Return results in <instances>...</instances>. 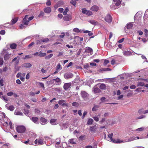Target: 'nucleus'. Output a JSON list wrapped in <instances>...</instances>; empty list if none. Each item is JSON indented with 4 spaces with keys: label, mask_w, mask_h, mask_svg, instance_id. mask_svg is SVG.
Returning a JSON list of instances; mask_svg holds the SVG:
<instances>
[{
    "label": "nucleus",
    "mask_w": 148,
    "mask_h": 148,
    "mask_svg": "<svg viewBox=\"0 0 148 148\" xmlns=\"http://www.w3.org/2000/svg\"><path fill=\"white\" fill-rule=\"evenodd\" d=\"M113 2L110 7L113 10H115L119 8L121 3V0H112Z\"/></svg>",
    "instance_id": "nucleus-1"
},
{
    "label": "nucleus",
    "mask_w": 148,
    "mask_h": 148,
    "mask_svg": "<svg viewBox=\"0 0 148 148\" xmlns=\"http://www.w3.org/2000/svg\"><path fill=\"white\" fill-rule=\"evenodd\" d=\"M34 16H33L29 17L28 15H26L23 19V23L24 25H28L29 21L32 20Z\"/></svg>",
    "instance_id": "nucleus-2"
},
{
    "label": "nucleus",
    "mask_w": 148,
    "mask_h": 148,
    "mask_svg": "<svg viewBox=\"0 0 148 148\" xmlns=\"http://www.w3.org/2000/svg\"><path fill=\"white\" fill-rule=\"evenodd\" d=\"M25 128L23 126H18L16 128V130L18 133H22L25 131Z\"/></svg>",
    "instance_id": "nucleus-3"
},
{
    "label": "nucleus",
    "mask_w": 148,
    "mask_h": 148,
    "mask_svg": "<svg viewBox=\"0 0 148 148\" xmlns=\"http://www.w3.org/2000/svg\"><path fill=\"white\" fill-rule=\"evenodd\" d=\"M82 12L83 14H85L88 15L90 16L92 14V13L91 11L87 10L85 8L82 9Z\"/></svg>",
    "instance_id": "nucleus-4"
},
{
    "label": "nucleus",
    "mask_w": 148,
    "mask_h": 148,
    "mask_svg": "<svg viewBox=\"0 0 148 148\" xmlns=\"http://www.w3.org/2000/svg\"><path fill=\"white\" fill-rule=\"evenodd\" d=\"M105 20L107 22L110 23L112 21V18L110 14H107L104 18Z\"/></svg>",
    "instance_id": "nucleus-5"
},
{
    "label": "nucleus",
    "mask_w": 148,
    "mask_h": 148,
    "mask_svg": "<svg viewBox=\"0 0 148 148\" xmlns=\"http://www.w3.org/2000/svg\"><path fill=\"white\" fill-rule=\"evenodd\" d=\"M85 52L88 53V55H90L92 54V49L90 47H87L85 48Z\"/></svg>",
    "instance_id": "nucleus-6"
},
{
    "label": "nucleus",
    "mask_w": 148,
    "mask_h": 148,
    "mask_svg": "<svg viewBox=\"0 0 148 148\" xmlns=\"http://www.w3.org/2000/svg\"><path fill=\"white\" fill-rule=\"evenodd\" d=\"M7 119L5 118V114L2 112H0V122L2 123V121L4 120V119Z\"/></svg>",
    "instance_id": "nucleus-7"
},
{
    "label": "nucleus",
    "mask_w": 148,
    "mask_h": 148,
    "mask_svg": "<svg viewBox=\"0 0 148 148\" xmlns=\"http://www.w3.org/2000/svg\"><path fill=\"white\" fill-rule=\"evenodd\" d=\"M64 77L66 79H68L72 78L73 77V75L71 73H68L64 75Z\"/></svg>",
    "instance_id": "nucleus-8"
},
{
    "label": "nucleus",
    "mask_w": 148,
    "mask_h": 148,
    "mask_svg": "<svg viewBox=\"0 0 148 148\" xmlns=\"http://www.w3.org/2000/svg\"><path fill=\"white\" fill-rule=\"evenodd\" d=\"M43 143V140L41 138H39L38 140L37 139H36L34 141V143L36 145L38 143L39 145H42Z\"/></svg>",
    "instance_id": "nucleus-9"
},
{
    "label": "nucleus",
    "mask_w": 148,
    "mask_h": 148,
    "mask_svg": "<svg viewBox=\"0 0 148 148\" xmlns=\"http://www.w3.org/2000/svg\"><path fill=\"white\" fill-rule=\"evenodd\" d=\"M82 97L84 99L87 98L88 96V94L85 91H82L81 93Z\"/></svg>",
    "instance_id": "nucleus-10"
},
{
    "label": "nucleus",
    "mask_w": 148,
    "mask_h": 148,
    "mask_svg": "<svg viewBox=\"0 0 148 148\" xmlns=\"http://www.w3.org/2000/svg\"><path fill=\"white\" fill-rule=\"evenodd\" d=\"M60 125L61 127V129L62 130L66 128L69 126L68 124L66 123H61Z\"/></svg>",
    "instance_id": "nucleus-11"
},
{
    "label": "nucleus",
    "mask_w": 148,
    "mask_h": 148,
    "mask_svg": "<svg viewBox=\"0 0 148 148\" xmlns=\"http://www.w3.org/2000/svg\"><path fill=\"white\" fill-rule=\"evenodd\" d=\"M99 9V7L96 5H93L91 7L90 9L91 10L95 12L97 11Z\"/></svg>",
    "instance_id": "nucleus-12"
},
{
    "label": "nucleus",
    "mask_w": 148,
    "mask_h": 148,
    "mask_svg": "<svg viewBox=\"0 0 148 148\" xmlns=\"http://www.w3.org/2000/svg\"><path fill=\"white\" fill-rule=\"evenodd\" d=\"M32 66V65L29 63H25L22 65V67L25 68H30Z\"/></svg>",
    "instance_id": "nucleus-13"
},
{
    "label": "nucleus",
    "mask_w": 148,
    "mask_h": 148,
    "mask_svg": "<svg viewBox=\"0 0 148 148\" xmlns=\"http://www.w3.org/2000/svg\"><path fill=\"white\" fill-rule=\"evenodd\" d=\"M71 85V83H65L64 85V88L65 90H67L70 87Z\"/></svg>",
    "instance_id": "nucleus-14"
},
{
    "label": "nucleus",
    "mask_w": 148,
    "mask_h": 148,
    "mask_svg": "<svg viewBox=\"0 0 148 148\" xmlns=\"http://www.w3.org/2000/svg\"><path fill=\"white\" fill-rule=\"evenodd\" d=\"M44 12L47 13H49L51 12V9L50 7H47L44 9Z\"/></svg>",
    "instance_id": "nucleus-15"
},
{
    "label": "nucleus",
    "mask_w": 148,
    "mask_h": 148,
    "mask_svg": "<svg viewBox=\"0 0 148 148\" xmlns=\"http://www.w3.org/2000/svg\"><path fill=\"white\" fill-rule=\"evenodd\" d=\"M50 123L52 125H56L58 123L56 119H52L50 120Z\"/></svg>",
    "instance_id": "nucleus-16"
},
{
    "label": "nucleus",
    "mask_w": 148,
    "mask_h": 148,
    "mask_svg": "<svg viewBox=\"0 0 148 148\" xmlns=\"http://www.w3.org/2000/svg\"><path fill=\"white\" fill-rule=\"evenodd\" d=\"M123 54L125 56H128L130 55L131 54V52L130 51L128 50H125L123 51Z\"/></svg>",
    "instance_id": "nucleus-17"
},
{
    "label": "nucleus",
    "mask_w": 148,
    "mask_h": 148,
    "mask_svg": "<svg viewBox=\"0 0 148 148\" xmlns=\"http://www.w3.org/2000/svg\"><path fill=\"white\" fill-rule=\"evenodd\" d=\"M101 113H99L98 115L97 116H94L92 117L95 121L96 122H98L99 121V118L101 116Z\"/></svg>",
    "instance_id": "nucleus-18"
},
{
    "label": "nucleus",
    "mask_w": 148,
    "mask_h": 148,
    "mask_svg": "<svg viewBox=\"0 0 148 148\" xmlns=\"http://www.w3.org/2000/svg\"><path fill=\"white\" fill-rule=\"evenodd\" d=\"M59 141L60 140V139H56V144L55 145V146L57 148H62V146H60L59 147H58V145H60V141H58V140Z\"/></svg>",
    "instance_id": "nucleus-19"
},
{
    "label": "nucleus",
    "mask_w": 148,
    "mask_h": 148,
    "mask_svg": "<svg viewBox=\"0 0 148 148\" xmlns=\"http://www.w3.org/2000/svg\"><path fill=\"white\" fill-rule=\"evenodd\" d=\"M47 120L43 118H41L40 119V123H41L42 125H44L45 124V123L47 122Z\"/></svg>",
    "instance_id": "nucleus-20"
},
{
    "label": "nucleus",
    "mask_w": 148,
    "mask_h": 148,
    "mask_svg": "<svg viewBox=\"0 0 148 148\" xmlns=\"http://www.w3.org/2000/svg\"><path fill=\"white\" fill-rule=\"evenodd\" d=\"M133 26V25L132 23H130L127 24L126 27L128 29H130Z\"/></svg>",
    "instance_id": "nucleus-21"
},
{
    "label": "nucleus",
    "mask_w": 148,
    "mask_h": 148,
    "mask_svg": "<svg viewBox=\"0 0 148 148\" xmlns=\"http://www.w3.org/2000/svg\"><path fill=\"white\" fill-rule=\"evenodd\" d=\"M69 141L71 144H75L76 143V140L75 138L70 139L69 140Z\"/></svg>",
    "instance_id": "nucleus-22"
},
{
    "label": "nucleus",
    "mask_w": 148,
    "mask_h": 148,
    "mask_svg": "<svg viewBox=\"0 0 148 148\" xmlns=\"http://www.w3.org/2000/svg\"><path fill=\"white\" fill-rule=\"evenodd\" d=\"M17 45L16 44L13 43L10 45V48L12 49H14L16 48Z\"/></svg>",
    "instance_id": "nucleus-23"
},
{
    "label": "nucleus",
    "mask_w": 148,
    "mask_h": 148,
    "mask_svg": "<svg viewBox=\"0 0 148 148\" xmlns=\"http://www.w3.org/2000/svg\"><path fill=\"white\" fill-rule=\"evenodd\" d=\"M14 114L17 115H23V113L22 112L18 111L17 110H15L14 112Z\"/></svg>",
    "instance_id": "nucleus-24"
},
{
    "label": "nucleus",
    "mask_w": 148,
    "mask_h": 148,
    "mask_svg": "<svg viewBox=\"0 0 148 148\" xmlns=\"http://www.w3.org/2000/svg\"><path fill=\"white\" fill-rule=\"evenodd\" d=\"M6 121V119H4V120L2 121V123H1L3 124V126L7 127L8 126V123L7 121Z\"/></svg>",
    "instance_id": "nucleus-25"
},
{
    "label": "nucleus",
    "mask_w": 148,
    "mask_h": 148,
    "mask_svg": "<svg viewBox=\"0 0 148 148\" xmlns=\"http://www.w3.org/2000/svg\"><path fill=\"white\" fill-rule=\"evenodd\" d=\"M71 17L68 16H64L63 18V19L66 21H69L71 20Z\"/></svg>",
    "instance_id": "nucleus-26"
},
{
    "label": "nucleus",
    "mask_w": 148,
    "mask_h": 148,
    "mask_svg": "<svg viewBox=\"0 0 148 148\" xmlns=\"http://www.w3.org/2000/svg\"><path fill=\"white\" fill-rule=\"evenodd\" d=\"M52 81H53V82L55 81L58 84L60 83L61 82L60 79L58 77H57L56 79H53Z\"/></svg>",
    "instance_id": "nucleus-27"
},
{
    "label": "nucleus",
    "mask_w": 148,
    "mask_h": 148,
    "mask_svg": "<svg viewBox=\"0 0 148 148\" xmlns=\"http://www.w3.org/2000/svg\"><path fill=\"white\" fill-rule=\"evenodd\" d=\"M11 54H5L4 57V59L5 60H7L9 59L11 56Z\"/></svg>",
    "instance_id": "nucleus-28"
},
{
    "label": "nucleus",
    "mask_w": 148,
    "mask_h": 148,
    "mask_svg": "<svg viewBox=\"0 0 148 148\" xmlns=\"http://www.w3.org/2000/svg\"><path fill=\"white\" fill-rule=\"evenodd\" d=\"M99 88L100 89L104 90L106 89V86L105 84H102L100 85Z\"/></svg>",
    "instance_id": "nucleus-29"
},
{
    "label": "nucleus",
    "mask_w": 148,
    "mask_h": 148,
    "mask_svg": "<svg viewBox=\"0 0 148 148\" xmlns=\"http://www.w3.org/2000/svg\"><path fill=\"white\" fill-rule=\"evenodd\" d=\"M18 21V18H15L12 19L11 21L12 24V25L16 23Z\"/></svg>",
    "instance_id": "nucleus-30"
},
{
    "label": "nucleus",
    "mask_w": 148,
    "mask_h": 148,
    "mask_svg": "<svg viewBox=\"0 0 148 148\" xmlns=\"http://www.w3.org/2000/svg\"><path fill=\"white\" fill-rule=\"evenodd\" d=\"M99 106L97 105H95L93 107L92 109V111H97L98 110V108H99Z\"/></svg>",
    "instance_id": "nucleus-31"
},
{
    "label": "nucleus",
    "mask_w": 148,
    "mask_h": 148,
    "mask_svg": "<svg viewBox=\"0 0 148 148\" xmlns=\"http://www.w3.org/2000/svg\"><path fill=\"white\" fill-rule=\"evenodd\" d=\"M46 55V53H42L41 51L39 52L38 56L40 57H44Z\"/></svg>",
    "instance_id": "nucleus-32"
},
{
    "label": "nucleus",
    "mask_w": 148,
    "mask_h": 148,
    "mask_svg": "<svg viewBox=\"0 0 148 148\" xmlns=\"http://www.w3.org/2000/svg\"><path fill=\"white\" fill-rule=\"evenodd\" d=\"M93 122V120L92 119H89L87 122V124L89 125H91L92 124Z\"/></svg>",
    "instance_id": "nucleus-33"
},
{
    "label": "nucleus",
    "mask_w": 148,
    "mask_h": 148,
    "mask_svg": "<svg viewBox=\"0 0 148 148\" xmlns=\"http://www.w3.org/2000/svg\"><path fill=\"white\" fill-rule=\"evenodd\" d=\"M94 92L95 93H98L100 92V90L98 88H95L94 89Z\"/></svg>",
    "instance_id": "nucleus-34"
},
{
    "label": "nucleus",
    "mask_w": 148,
    "mask_h": 148,
    "mask_svg": "<svg viewBox=\"0 0 148 148\" xmlns=\"http://www.w3.org/2000/svg\"><path fill=\"white\" fill-rule=\"evenodd\" d=\"M73 31L74 32H77V33H78V32H82V31L83 30H79V29L77 28H75L73 29Z\"/></svg>",
    "instance_id": "nucleus-35"
},
{
    "label": "nucleus",
    "mask_w": 148,
    "mask_h": 148,
    "mask_svg": "<svg viewBox=\"0 0 148 148\" xmlns=\"http://www.w3.org/2000/svg\"><path fill=\"white\" fill-rule=\"evenodd\" d=\"M53 56V54H50L48 56H46L45 58V59L46 60H48L50 58H51Z\"/></svg>",
    "instance_id": "nucleus-36"
},
{
    "label": "nucleus",
    "mask_w": 148,
    "mask_h": 148,
    "mask_svg": "<svg viewBox=\"0 0 148 148\" xmlns=\"http://www.w3.org/2000/svg\"><path fill=\"white\" fill-rule=\"evenodd\" d=\"M144 82H137V86H144Z\"/></svg>",
    "instance_id": "nucleus-37"
},
{
    "label": "nucleus",
    "mask_w": 148,
    "mask_h": 148,
    "mask_svg": "<svg viewBox=\"0 0 148 148\" xmlns=\"http://www.w3.org/2000/svg\"><path fill=\"white\" fill-rule=\"evenodd\" d=\"M38 119L37 117H33L32 119V121L35 123H36L38 121Z\"/></svg>",
    "instance_id": "nucleus-38"
},
{
    "label": "nucleus",
    "mask_w": 148,
    "mask_h": 148,
    "mask_svg": "<svg viewBox=\"0 0 148 148\" xmlns=\"http://www.w3.org/2000/svg\"><path fill=\"white\" fill-rule=\"evenodd\" d=\"M89 22L91 24L94 25H96L97 24V22L96 21L93 20H90L89 21Z\"/></svg>",
    "instance_id": "nucleus-39"
},
{
    "label": "nucleus",
    "mask_w": 148,
    "mask_h": 148,
    "mask_svg": "<svg viewBox=\"0 0 148 148\" xmlns=\"http://www.w3.org/2000/svg\"><path fill=\"white\" fill-rule=\"evenodd\" d=\"M145 129V127H141L136 129L135 131H136L141 132Z\"/></svg>",
    "instance_id": "nucleus-40"
},
{
    "label": "nucleus",
    "mask_w": 148,
    "mask_h": 148,
    "mask_svg": "<svg viewBox=\"0 0 148 148\" xmlns=\"http://www.w3.org/2000/svg\"><path fill=\"white\" fill-rule=\"evenodd\" d=\"M14 61H15V62L16 64H17L18 63L19 61V59L17 60V58L16 57V58H14L12 60V62H14Z\"/></svg>",
    "instance_id": "nucleus-41"
},
{
    "label": "nucleus",
    "mask_w": 148,
    "mask_h": 148,
    "mask_svg": "<svg viewBox=\"0 0 148 148\" xmlns=\"http://www.w3.org/2000/svg\"><path fill=\"white\" fill-rule=\"evenodd\" d=\"M113 142L115 143H123V140H120L119 139H118L116 140H114Z\"/></svg>",
    "instance_id": "nucleus-42"
},
{
    "label": "nucleus",
    "mask_w": 148,
    "mask_h": 148,
    "mask_svg": "<svg viewBox=\"0 0 148 148\" xmlns=\"http://www.w3.org/2000/svg\"><path fill=\"white\" fill-rule=\"evenodd\" d=\"M136 138L137 139H139L140 138H139V137H132L131 138H130L129 140V141H132L133 140H135L136 139Z\"/></svg>",
    "instance_id": "nucleus-43"
},
{
    "label": "nucleus",
    "mask_w": 148,
    "mask_h": 148,
    "mask_svg": "<svg viewBox=\"0 0 148 148\" xmlns=\"http://www.w3.org/2000/svg\"><path fill=\"white\" fill-rule=\"evenodd\" d=\"M113 134L112 133H111L109 134L108 135V137L110 138V140H111L112 141V142H113V141H114V140L112 138V137L113 136Z\"/></svg>",
    "instance_id": "nucleus-44"
},
{
    "label": "nucleus",
    "mask_w": 148,
    "mask_h": 148,
    "mask_svg": "<svg viewBox=\"0 0 148 148\" xmlns=\"http://www.w3.org/2000/svg\"><path fill=\"white\" fill-rule=\"evenodd\" d=\"M101 71H110L111 70V69L110 68H104V69H100Z\"/></svg>",
    "instance_id": "nucleus-45"
},
{
    "label": "nucleus",
    "mask_w": 148,
    "mask_h": 148,
    "mask_svg": "<svg viewBox=\"0 0 148 148\" xmlns=\"http://www.w3.org/2000/svg\"><path fill=\"white\" fill-rule=\"evenodd\" d=\"M49 41V39L48 38H45L42 39L41 40V41L43 42H47Z\"/></svg>",
    "instance_id": "nucleus-46"
},
{
    "label": "nucleus",
    "mask_w": 148,
    "mask_h": 148,
    "mask_svg": "<svg viewBox=\"0 0 148 148\" xmlns=\"http://www.w3.org/2000/svg\"><path fill=\"white\" fill-rule=\"evenodd\" d=\"M69 11V9L68 8H66L64 11L63 12V14L64 15H66L67 14V13Z\"/></svg>",
    "instance_id": "nucleus-47"
},
{
    "label": "nucleus",
    "mask_w": 148,
    "mask_h": 148,
    "mask_svg": "<svg viewBox=\"0 0 148 148\" xmlns=\"http://www.w3.org/2000/svg\"><path fill=\"white\" fill-rule=\"evenodd\" d=\"M8 109L11 111H13L14 109V107L13 106H11L8 107Z\"/></svg>",
    "instance_id": "nucleus-48"
},
{
    "label": "nucleus",
    "mask_w": 148,
    "mask_h": 148,
    "mask_svg": "<svg viewBox=\"0 0 148 148\" xmlns=\"http://www.w3.org/2000/svg\"><path fill=\"white\" fill-rule=\"evenodd\" d=\"M39 84V85L40 86L42 87L43 90H44L45 89V87H44V84L42 82H38Z\"/></svg>",
    "instance_id": "nucleus-49"
},
{
    "label": "nucleus",
    "mask_w": 148,
    "mask_h": 148,
    "mask_svg": "<svg viewBox=\"0 0 148 148\" xmlns=\"http://www.w3.org/2000/svg\"><path fill=\"white\" fill-rule=\"evenodd\" d=\"M32 56L30 55H27L25 56V57L23 58V59H26L29 58H31Z\"/></svg>",
    "instance_id": "nucleus-50"
},
{
    "label": "nucleus",
    "mask_w": 148,
    "mask_h": 148,
    "mask_svg": "<svg viewBox=\"0 0 148 148\" xmlns=\"http://www.w3.org/2000/svg\"><path fill=\"white\" fill-rule=\"evenodd\" d=\"M145 110L143 109H141L138 110V112L140 114H144V112Z\"/></svg>",
    "instance_id": "nucleus-51"
},
{
    "label": "nucleus",
    "mask_w": 148,
    "mask_h": 148,
    "mask_svg": "<svg viewBox=\"0 0 148 148\" xmlns=\"http://www.w3.org/2000/svg\"><path fill=\"white\" fill-rule=\"evenodd\" d=\"M1 98L5 101H8L7 97L5 96H3L2 97H1Z\"/></svg>",
    "instance_id": "nucleus-52"
},
{
    "label": "nucleus",
    "mask_w": 148,
    "mask_h": 148,
    "mask_svg": "<svg viewBox=\"0 0 148 148\" xmlns=\"http://www.w3.org/2000/svg\"><path fill=\"white\" fill-rule=\"evenodd\" d=\"M65 102V101L64 100H60L58 102V103L60 105H62L63 103Z\"/></svg>",
    "instance_id": "nucleus-53"
},
{
    "label": "nucleus",
    "mask_w": 148,
    "mask_h": 148,
    "mask_svg": "<svg viewBox=\"0 0 148 148\" xmlns=\"http://www.w3.org/2000/svg\"><path fill=\"white\" fill-rule=\"evenodd\" d=\"M62 68L61 67L60 64H59L57 66V70H60L62 69Z\"/></svg>",
    "instance_id": "nucleus-54"
},
{
    "label": "nucleus",
    "mask_w": 148,
    "mask_h": 148,
    "mask_svg": "<svg viewBox=\"0 0 148 148\" xmlns=\"http://www.w3.org/2000/svg\"><path fill=\"white\" fill-rule=\"evenodd\" d=\"M3 61L2 58H0V66H1L3 64Z\"/></svg>",
    "instance_id": "nucleus-55"
},
{
    "label": "nucleus",
    "mask_w": 148,
    "mask_h": 148,
    "mask_svg": "<svg viewBox=\"0 0 148 148\" xmlns=\"http://www.w3.org/2000/svg\"><path fill=\"white\" fill-rule=\"evenodd\" d=\"M109 62V61L108 60H104V62L103 63V64L104 65L106 66L107 64H108Z\"/></svg>",
    "instance_id": "nucleus-56"
},
{
    "label": "nucleus",
    "mask_w": 148,
    "mask_h": 148,
    "mask_svg": "<svg viewBox=\"0 0 148 148\" xmlns=\"http://www.w3.org/2000/svg\"><path fill=\"white\" fill-rule=\"evenodd\" d=\"M44 15V12L42 11H41L38 15V17H40L41 16H43Z\"/></svg>",
    "instance_id": "nucleus-57"
},
{
    "label": "nucleus",
    "mask_w": 148,
    "mask_h": 148,
    "mask_svg": "<svg viewBox=\"0 0 148 148\" xmlns=\"http://www.w3.org/2000/svg\"><path fill=\"white\" fill-rule=\"evenodd\" d=\"M75 38H77L78 40H79L81 41H82L83 40V38L82 37H80L79 36H76L75 37Z\"/></svg>",
    "instance_id": "nucleus-58"
},
{
    "label": "nucleus",
    "mask_w": 148,
    "mask_h": 148,
    "mask_svg": "<svg viewBox=\"0 0 148 148\" xmlns=\"http://www.w3.org/2000/svg\"><path fill=\"white\" fill-rule=\"evenodd\" d=\"M139 14L138 13H136L134 17V19L135 20H137L138 19V17L139 16Z\"/></svg>",
    "instance_id": "nucleus-59"
},
{
    "label": "nucleus",
    "mask_w": 148,
    "mask_h": 148,
    "mask_svg": "<svg viewBox=\"0 0 148 148\" xmlns=\"http://www.w3.org/2000/svg\"><path fill=\"white\" fill-rule=\"evenodd\" d=\"M145 116L141 115V116H140L139 117L136 118V119H143V118H145Z\"/></svg>",
    "instance_id": "nucleus-60"
},
{
    "label": "nucleus",
    "mask_w": 148,
    "mask_h": 148,
    "mask_svg": "<svg viewBox=\"0 0 148 148\" xmlns=\"http://www.w3.org/2000/svg\"><path fill=\"white\" fill-rule=\"evenodd\" d=\"M14 94L12 92H8L7 94V95L9 96H11L12 95Z\"/></svg>",
    "instance_id": "nucleus-61"
},
{
    "label": "nucleus",
    "mask_w": 148,
    "mask_h": 148,
    "mask_svg": "<svg viewBox=\"0 0 148 148\" xmlns=\"http://www.w3.org/2000/svg\"><path fill=\"white\" fill-rule=\"evenodd\" d=\"M34 44V42H33L31 43L28 46V48H29V49L30 48L32 47V46Z\"/></svg>",
    "instance_id": "nucleus-62"
},
{
    "label": "nucleus",
    "mask_w": 148,
    "mask_h": 148,
    "mask_svg": "<svg viewBox=\"0 0 148 148\" xmlns=\"http://www.w3.org/2000/svg\"><path fill=\"white\" fill-rule=\"evenodd\" d=\"M123 95H119L118 97H117V99L118 100L120 99L123 98Z\"/></svg>",
    "instance_id": "nucleus-63"
},
{
    "label": "nucleus",
    "mask_w": 148,
    "mask_h": 148,
    "mask_svg": "<svg viewBox=\"0 0 148 148\" xmlns=\"http://www.w3.org/2000/svg\"><path fill=\"white\" fill-rule=\"evenodd\" d=\"M29 95L30 96H34L35 95V93L32 92H31L29 94Z\"/></svg>",
    "instance_id": "nucleus-64"
}]
</instances>
